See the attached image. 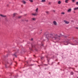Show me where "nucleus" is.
Wrapping results in <instances>:
<instances>
[{"instance_id":"nucleus-1","label":"nucleus","mask_w":78,"mask_h":78,"mask_svg":"<svg viewBox=\"0 0 78 78\" xmlns=\"http://www.w3.org/2000/svg\"><path fill=\"white\" fill-rule=\"evenodd\" d=\"M45 35H46V37L48 40V38H51L53 40H56V41H59L60 40V37L61 36V35H60V36H58V34H56L55 35V34H48L47 33H45Z\"/></svg>"},{"instance_id":"nucleus-2","label":"nucleus","mask_w":78,"mask_h":78,"mask_svg":"<svg viewBox=\"0 0 78 78\" xmlns=\"http://www.w3.org/2000/svg\"><path fill=\"white\" fill-rule=\"evenodd\" d=\"M73 42H75V44H73L72 43H70V42H69V40H68L66 41L63 42L64 45H67L69 44H70L71 45H78V39L76 38V39H74L73 38Z\"/></svg>"},{"instance_id":"nucleus-3","label":"nucleus","mask_w":78,"mask_h":78,"mask_svg":"<svg viewBox=\"0 0 78 78\" xmlns=\"http://www.w3.org/2000/svg\"><path fill=\"white\" fill-rule=\"evenodd\" d=\"M64 22L66 23L67 24L69 23V22L67 21L66 20H64Z\"/></svg>"},{"instance_id":"nucleus-4","label":"nucleus","mask_w":78,"mask_h":78,"mask_svg":"<svg viewBox=\"0 0 78 78\" xmlns=\"http://www.w3.org/2000/svg\"><path fill=\"white\" fill-rule=\"evenodd\" d=\"M53 23L55 25H57V23H56V22L55 21H53Z\"/></svg>"},{"instance_id":"nucleus-5","label":"nucleus","mask_w":78,"mask_h":78,"mask_svg":"<svg viewBox=\"0 0 78 78\" xmlns=\"http://www.w3.org/2000/svg\"><path fill=\"white\" fill-rule=\"evenodd\" d=\"M71 11L72 9H69L68 10V12H71Z\"/></svg>"},{"instance_id":"nucleus-6","label":"nucleus","mask_w":78,"mask_h":78,"mask_svg":"<svg viewBox=\"0 0 78 78\" xmlns=\"http://www.w3.org/2000/svg\"><path fill=\"white\" fill-rule=\"evenodd\" d=\"M36 47V45L34 44H32V47Z\"/></svg>"},{"instance_id":"nucleus-7","label":"nucleus","mask_w":78,"mask_h":78,"mask_svg":"<svg viewBox=\"0 0 78 78\" xmlns=\"http://www.w3.org/2000/svg\"><path fill=\"white\" fill-rule=\"evenodd\" d=\"M73 9L74 10H77V9H78V7H77L76 8H74Z\"/></svg>"},{"instance_id":"nucleus-8","label":"nucleus","mask_w":78,"mask_h":78,"mask_svg":"<svg viewBox=\"0 0 78 78\" xmlns=\"http://www.w3.org/2000/svg\"><path fill=\"white\" fill-rule=\"evenodd\" d=\"M0 16L2 17H6V16H4V15H2V14H1Z\"/></svg>"},{"instance_id":"nucleus-9","label":"nucleus","mask_w":78,"mask_h":78,"mask_svg":"<svg viewBox=\"0 0 78 78\" xmlns=\"http://www.w3.org/2000/svg\"><path fill=\"white\" fill-rule=\"evenodd\" d=\"M35 11H36V12H38V8H37L36 10H35Z\"/></svg>"},{"instance_id":"nucleus-10","label":"nucleus","mask_w":78,"mask_h":78,"mask_svg":"<svg viewBox=\"0 0 78 78\" xmlns=\"http://www.w3.org/2000/svg\"><path fill=\"white\" fill-rule=\"evenodd\" d=\"M22 2H23V3L24 4H25V3H26V2H25V1H23Z\"/></svg>"},{"instance_id":"nucleus-11","label":"nucleus","mask_w":78,"mask_h":78,"mask_svg":"<svg viewBox=\"0 0 78 78\" xmlns=\"http://www.w3.org/2000/svg\"><path fill=\"white\" fill-rule=\"evenodd\" d=\"M70 74L71 75H73V72H71Z\"/></svg>"},{"instance_id":"nucleus-12","label":"nucleus","mask_w":78,"mask_h":78,"mask_svg":"<svg viewBox=\"0 0 78 78\" xmlns=\"http://www.w3.org/2000/svg\"><path fill=\"white\" fill-rule=\"evenodd\" d=\"M69 0H65V2L66 3H68V1H69Z\"/></svg>"},{"instance_id":"nucleus-13","label":"nucleus","mask_w":78,"mask_h":78,"mask_svg":"<svg viewBox=\"0 0 78 78\" xmlns=\"http://www.w3.org/2000/svg\"><path fill=\"white\" fill-rule=\"evenodd\" d=\"M45 2V0H42L41 1V2Z\"/></svg>"},{"instance_id":"nucleus-14","label":"nucleus","mask_w":78,"mask_h":78,"mask_svg":"<svg viewBox=\"0 0 78 78\" xmlns=\"http://www.w3.org/2000/svg\"><path fill=\"white\" fill-rule=\"evenodd\" d=\"M13 56H16V58H17V55H16V54H14L13 55Z\"/></svg>"},{"instance_id":"nucleus-15","label":"nucleus","mask_w":78,"mask_h":78,"mask_svg":"<svg viewBox=\"0 0 78 78\" xmlns=\"http://www.w3.org/2000/svg\"><path fill=\"white\" fill-rule=\"evenodd\" d=\"M61 1H59L58 2V4H61Z\"/></svg>"},{"instance_id":"nucleus-16","label":"nucleus","mask_w":78,"mask_h":78,"mask_svg":"<svg viewBox=\"0 0 78 78\" xmlns=\"http://www.w3.org/2000/svg\"><path fill=\"white\" fill-rule=\"evenodd\" d=\"M41 59H44V57H41Z\"/></svg>"},{"instance_id":"nucleus-17","label":"nucleus","mask_w":78,"mask_h":78,"mask_svg":"<svg viewBox=\"0 0 78 78\" xmlns=\"http://www.w3.org/2000/svg\"><path fill=\"white\" fill-rule=\"evenodd\" d=\"M32 15L33 16H37V14H32Z\"/></svg>"},{"instance_id":"nucleus-18","label":"nucleus","mask_w":78,"mask_h":78,"mask_svg":"<svg viewBox=\"0 0 78 78\" xmlns=\"http://www.w3.org/2000/svg\"><path fill=\"white\" fill-rule=\"evenodd\" d=\"M29 1H30V2H33V0H29Z\"/></svg>"},{"instance_id":"nucleus-19","label":"nucleus","mask_w":78,"mask_h":78,"mask_svg":"<svg viewBox=\"0 0 78 78\" xmlns=\"http://www.w3.org/2000/svg\"><path fill=\"white\" fill-rule=\"evenodd\" d=\"M16 13H14L13 17H15V16H16Z\"/></svg>"},{"instance_id":"nucleus-20","label":"nucleus","mask_w":78,"mask_h":78,"mask_svg":"<svg viewBox=\"0 0 78 78\" xmlns=\"http://www.w3.org/2000/svg\"><path fill=\"white\" fill-rule=\"evenodd\" d=\"M62 14H65V13H64V12H62L61 13Z\"/></svg>"},{"instance_id":"nucleus-21","label":"nucleus","mask_w":78,"mask_h":78,"mask_svg":"<svg viewBox=\"0 0 78 78\" xmlns=\"http://www.w3.org/2000/svg\"><path fill=\"white\" fill-rule=\"evenodd\" d=\"M47 60H48V62H49V60H50V59H48V58H47Z\"/></svg>"},{"instance_id":"nucleus-22","label":"nucleus","mask_w":78,"mask_h":78,"mask_svg":"<svg viewBox=\"0 0 78 78\" xmlns=\"http://www.w3.org/2000/svg\"><path fill=\"white\" fill-rule=\"evenodd\" d=\"M21 17H22L21 16H19L18 17V19H20V18H21Z\"/></svg>"},{"instance_id":"nucleus-23","label":"nucleus","mask_w":78,"mask_h":78,"mask_svg":"<svg viewBox=\"0 0 78 78\" xmlns=\"http://www.w3.org/2000/svg\"><path fill=\"white\" fill-rule=\"evenodd\" d=\"M32 20H35V18H32Z\"/></svg>"},{"instance_id":"nucleus-24","label":"nucleus","mask_w":78,"mask_h":78,"mask_svg":"<svg viewBox=\"0 0 78 78\" xmlns=\"http://www.w3.org/2000/svg\"><path fill=\"white\" fill-rule=\"evenodd\" d=\"M64 37L65 38H67V36H65Z\"/></svg>"},{"instance_id":"nucleus-25","label":"nucleus","mask_w":78,"mask_h":78,"mask_svg":"<svg viewBox=\"0 0 78 78\" xmlns=\"http://www.w3.org/2000/svg\"><path fill=\"white\" fill-rule=\"evenodd\" d=\"M46 13H47V14H48V11H46Z\"/></svg>"},{"instance_id":"nucleus-26","label":"nucleus","mask_w":78,"mask_h":78,"mask_svg":"<svg viewBox=\"0 0 78 78\" xmlns=\"http://www.w3.org/2000/svg\"><path fill=\"white\" fill-rule=\"evenodd\" d=\"M73 2H75V0H73Z\"/></svg>"},{"instance_id":"nucleus-27","label":"nucleus","mask_w":78,"mask_h":78,"mask_svg":"<svg viewBox=\"0 0 78 78\" xmlns=\"http://www.w3.org/2000/svg\"><path fill=\"white\" fill-rule=\"evenodd\" d=\"M44 66H48V64H45L44 65Z\"/></svg>"},{"instance_id":"nucleus-28","label":"nucleus","mask_w":78,"mask_h":78,"mask_svg":"<svg viewBox=\"0 0 78 78\" xmlns=\"http://www.w3.org/2000/svg\"><path fill=\"white\" fill-rule=\"evenodd\" d=\"M76 4L77 5H78V2H76Z\"/></svg>"},{"instance_id":"nucleus-29","label":"nucleus","mask_w":78,"mask_h":78,"mask_svg":"<svg viewBox=\"0 0 78 78\" xmlns=\"http://www.w3.org/2000/svg\"><path fill=\"white\" fill-rule=\"evenodd\" d=\"M33 39L32 38V39H31V41H33Z\"/></svg>"},{"instance_id":"nucleus-30","label":"nucleus","mask_w":78,"mask_h":78,"mask_svg":"<svg viewBox=\"0 0 78 78\" xmlns=\"http://www.w3.org/2000/svg\"><path fill=\"white\" fill-rule=\"evenodd\" d=\"M5 67H6V64H5Z\"/></svg>"},{"instance_id":"nucleus-31","label":"nucleus","mask_w":78,"mask_h":78,"mask_svg":"<svg viewBox=\"0 0 78 78\" xmlns=\"http://www.w3.org/2000/svg\"><path fill=\"white\" fill-rule=\"evenodd\" d=\"M53 12H55V10H53Z\"/></svg>"},{"instance_id":"nucleus-32","label":"nucleus","mask_w":78,"mask_h":78,"mask_svg":"<svg viewBox=\"0 0 78 78\" xmlns=\"http://www.w3.org/2000/svg\"><path fill=\"white\" fill-rule=\"evenodd\" d=\"M34 64L31 65V66H34Z\"/></svg>"},{"instance_id":"nucleus-33","label":"nucleus","mask_w":78,"mask_h":78,"mask_svg":"<svg viewBox=\"0 0 78 78\" xmlns=\"http://www.w3.org/2000/svg\"><path fill=\"white\" fill-rule=\"evenodd\" d=\"M43 41H45V40H43Z\"/></svg>"},{"instance_id":"nucleus-34","label":"nucleus","mask_w":78,"mask_h":78,"mask_svg":"<svg viewBox=\"0 0 78 78\" xmlns=\"http://www.w3.org/2000/svg\"><path fill=\"white\" fill-rule=\"evenodd\" d=\"M49 74H50V75L51 74L50 73V72H49Z\"/></svg>"},{"instance_id":"nucleus-35","label":"nucleus","mask_w":78,"mask_h":78,"mask_svg":"<svg viewBox=\"0 0 78 78\" xmlns=\"http://www.w3.org/2000/svg\"><path fill=\"white\" fill-rule=\"evenodd\" d=\"M74 12V13H75V12Z\"/></svg>"},{"instance_id":"nucleus-36","label":"nucleus","mask_w":78,"mask_h":78,"mask_svg":"<svg viewBox=\"0 0 78 78\" xmlns=\"http://www.w3.org/2000/svg\"><path fill=\"white\" fill-rule=\"evenodd\" d=\"M44 45H43V44H42V45H41V46H43Z\"/></svg>"},{"instance_id":"nucleus-37","label":"nucleus","mask_w":78,"mask_h":78,"mask_svg":"<svg viewBox=\"0 0 78 78\" xmlns=\"http://www.w3.org/2000/svg\"><path fill=\"white\" fill-rule=\"evenodd\" d=\"M77 29H78V27H77Z\"/></svg>"},{"instance_id":"nucleus-38","label":"nucleus","mask_w":78,"mask_h":78,"mask_svg":"<svg viewBox=\"0 0 78 78\" xmlns=\"http://www.w3.org/2000/svg\"><path fill=\"white\" fill-rule=\"evenodd\" d=\"M14 58H13V60H14Z\"/></svg>"},{"instance_id":"nucleus-39","label":"nucleus","mask_w":78,"mask_h":78,"mask_svg":"<svg viewBox=\"0 0 78 78\" xmlns=\"http://www.w3.org/2000/svg\"><path fill=\"white\" fill-rule=\"evenodd\" d=\"M49 4H50V2L49 3Z\"/></svg>"},{"instance_id":"nucleus-40","label":"nucleus","mask_w":78,"mask_h":78,"mask_svg":"<svg viewBox=\"0 0 78 78\" xmlns=\"http://www.w3.org/2000/svg\"><path fill=\"white\" fill-rule=\"evenodd\" d=\"M42 30H41V31H42Z\"/></svg>"},{"instance_id":"nucleus-41","label":"nucleus","mask_w":78,"mask_h":78,"mask_svg":"<svg viewBox=\"0 0 78 78\" xmlns=\"http://www.w3.org/2000/svg\"><path fill=\"white\" fill-rule=\"evenodd\" d=\"M16 53H15V54Z\"/></svg>"}]
</instances>
